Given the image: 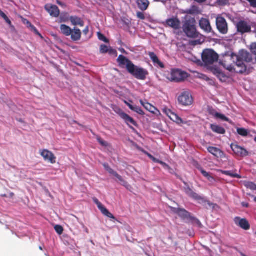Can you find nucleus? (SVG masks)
Masks as SVG:
<instances>
[{
    "label": "nucleus",
    "mask_w": 256,
    "mask_h": 256,
    "mask_svg": "<svg viewBox=\"0 0 256 256\" xmlns=\"http://www.w3.org/2000/svg\"><path fill=\"white\" fill-rule=\"evenodd\" d=\"M230 147L232 151L238 156L244 157L248 155L247 150L237 144H232Z\"/></svg>",
    "instance_id": "15"
},
{
    "label": "nucleus",
    "mask_w": 256,
    "mask_h": 256,
    "mask_svg": "<svg viewBox=\"0 0 256 256\" xmlns=\"http://www.w3.org/2000/svg\"><path fill=\"white\" fill-rule=\"evenodd\" d=\"M242 205L243 207H244V208H248L249 206V204L248 203L245 202H242Z\"/></svg>",
    "instance_id": "56"
},
{
    "label": "nucleus",
    "mask_w": 256,
    "mask_h": 256,
    "mask_svg": "<svg viewBox=\"0 0 256 256\" xmlns=\"http://www.w3.org/2000/svg\"><path fill=\"white\" fill-rule=\"evenodd\" d=\"M216 118H219L224 121H226V122H228V118H226L224 115V114H220L218 112L217 114H216Z\"/></svg>",
    "instance_id": "43"
},
{
    "label": "nucleus",
    "mask_w": 256,
    "mask_h": 256,
    "mask_svg": "<svg viewBox=\"0 0 256 256\" xmlns=\"http://www.w3.org/2000/svg\"><path fill=\"white\" fill-rule=\"evenodd\" d=\"M97 140L98 142L102 146H108V142L104 140H103L101 138L98 137L97 138Z\"/></svg>",
    "instance_id": "45"
},
{
    "label": "nucleus",
    "mask_w": 256,
    "mask_h": 256,
    "mask_svg": "<svg viewBox=\"0 0 256 256\" xmlns=\"http://www.w3.org/2000/svg\"><path fill=\"white\" fill-rule=\"evenodd\" d=\"M190 198L195 200L200 201V203L206 204L210 206H213L214 208V206L216 205L215 204L212 203L210 201L205 199L204 198L200 196L194 192H192Z\"/></svg>",
    "instance_id": "21"
},
{
    "label": "nucleus",
    "mask_w": 256,
    "mask_h": 256,
    "mask_svg": "<svg viewBox=\"0 0 256 256\" xmlns=\"http://www.w3.org/2000/svg\"><path fill=\"white\" fill-rule=\"evenodd\" d=\"M128 68L129 70L128 72L138 80H144L148 74V72L146 70L138 67L134 64L132 66H129Z\"/></svg>",
    "instance_id": "3"
},
{
    "label": "nucleus",
    "mask_w": 256,
    "mask_h": 256,
    "mask_svg": "<svg viewBox=\"0 0 256 256\" xmlns=\"http://www.w3.org/2000/svg\"><path fill=\"white\" fill-rule=\"evenodd\" d=\"M237 132L238 134L242 136H246L248 134V130L244 128H238Z\"/></svg>",
    "instance_id": "38"
},
{
    "label": "nucleus",
    "mask_w": 256,
    "mask_h": 256,
    "mask_svg": "<svg viewBox=\"0 0 256 256\" xmlns=\"http://www.w3.org/2000/svg\"><path fill=\"white\" fill-rule=\"evenodd\" d=\"M237 31L242 34L249 32L251 31V26L248 22L244 20H240L236 24Z\"/></svg>",
    "instance_id": "12"
},
{
    "label": "nucleus",
    "mask_w": 256,
    "mask_h": 256,
    "mask_svg": "<svg viewBox=\"0 0 256 256\" xmlns=\"http://www.w3.org/2000/svg\"><path fill=\"white\" fill-rule=\"evenodd\" d=\"M234 222L236 225L244 230H248L250 228L248 222L246 218H240L237 216L234 218Z\"/></svg>",
    "instance_id": "17"
},
{
    "label": "nucleus",
    "mask_w": 256,
    "mask_h": 256,
    "mask_svg": "<svg viewBox=\"0 0 256 256\" xmlns=\"http://www.w3.org/2000/svg\"><path fill=\"white\" fill-rule=\"evenodd\" d=\"M184 190L186 194L190 197L191 196L192 192H194V191L189 186L186 188H184Z\"/></svg>",
    "instance_id": "46"
},
{
    "label": "nucleus",
    "mask_w": 256,
    "mask_h": 256,
    "mask_svg": "<svg viewBox=\"0 0 256 256\" xmlns=\"http://www.w3.org/2000/svg\"><path fill=\"white\" fill-rule=\"evenodd\" d=\"M199 25L201 29L206 33H210L212 30L210 20L207 18H202L200 20Z\"/></svg>",
    "instance_id": "16"
},
{
    "label": "nucleus",
    "mask_w": 256,
    "mask_h": 256,
    "mask_svg": "<svg viewBox=\"0 0 256 256\" xmlns=\"http://www.w3.org/2000/svg\"><path fill=\"white\" fill-rule=\"evenodd\" d=\"M32 30H34V32H35V34L41 37H42V35L40 34L38 30L36 28V27H34V26H32Z\"/></svg>",
    "instance_id": "50"
},
{
    "label": "nucleus",
    "mask_w": 256,
    "mask_h": 256,
    "mask_svg": "<svg viewBox=\"0 0 256 256\" xmlns=\"http://www.w3.org/2000/svg\"><path fill=\"white\" fill-rule=\"evenodd\" d=\"M250 50L253 54L256 56V42L252 43L250 45Z\"/></svg>",
    "instance_id": "47"
},
{
    "label": "nucleus",
    "mask_w": 256,
    "mask_h": 256,
    "mask_svg": "<svg viewBox=\"0 0 256 256\" xmlns=\"http://www.w3.org/2000/svg\"><path fill=\"white\" fill-rule=\"evenodd\" d=\"M219 172L224 174L230 176L232 178H242V176L238 174L234 173L232 171H230V170H220Z\"/></svg>",
    "instance_id": "32"
},
{
    "label": "nucleus",
    "mask_w": 256,
    "mask_h": 256,
    "mask_svg": "<svg viewBox=\"0 0 256 256\" xmlns=\"http://www.w3.org/2000/svg\"><path fill=\"white\" fill-rule=\"evenodd\" d=\"M60 30L62 33L66 36H70L72 34V30L70 26L66 24H61L60 26Z\"/></svg>",
    "instance_id": "30"
},
{
    "label": "nucleus",
    "mask_w": 256,
    "mask_h": 256,
    "mask_svg": "<svg viewBox=\"0 0 256 256\" xmlns=\"http://www.w3.org/2000/svg\"><path fill=\"white\" fill-rule=\"evenodd\" d=\"M212 72L222 82H226L228 78V76L218 68L214 69Z\"/></svg>",
    "instance_id": "24"
},
{
    "label": "nucleus",
    "mask_w": 256,
    "mask_h": 256,
    "mask_svg": "<svg viewBox=\"0 0 256 256\" xmlns=\"http://www.w3.org/2000/svg\"><path fill=\"white\" fill-rule=\"evenodd\" d=\"M198 169L200 170L202 175L204 177L206 178L209 180L210 181L211 180L214 179L210 175V174L208 172L205 171L202 168H198Z\"/></svg>",
    "instance_id": "37"
},
{
    "label": "nucleus",
    "mask_w": 256,
    "mask_h": 256,
    "mask_svg": "<svg viewBox=\"0 0 256 256\" xmlns=\"http://www.w3.org/2000/svg\"><path fill=\"white\" fill-rule=\"evenodd\" d=\"M94 202L97 205L98 208L100 210H101L104 207L97 198L94 199Z\"/></svg>",
    "instance_id": "44"
},
{
    "label": "nucleus",
    "mask_w": 256,
    "mask_h": 256,
    "mask_svg": "<svg viewBox=\"0 0 256 256\" xmlns=\"http://www.w3.org/2000/svg\"><path fill=\"white\" fill-rule=\"evenodd\" d=\"M148 157H149L151 160H152L154 162H158V161H160V160H157L156 158L154 157V156H153L152 155H151L150 154H148Z\"/></svg>",
    "instance_id": "51"
},
{
    "label": "nucleus",
    "mask_w": 256,
    "mask_h": 256,
    "mask_svg": "<svg viewBox=\"0 0 256 256\" xmlns=\"http://www.w3.org/2000/svg\"><path fill=\"white\" fill-rule=\"evenodd\" d=\"M39 248H40V250H42V246H40V247H39Z\"/></svg>",
    "instance_id": "62"
},
{
    "label": "nucleus",
    "mask_w": 256,
    "mask_h": 256,
    "mask_svg": "<svg viewBox=\"0 0 256 256\" xmlns=\"http://www.w3.org/2000/svg\"><path fill=\"white\" fill-rule=\"evenodd\" d=\"M44 8L52 17L58 18L60 15V10L56 5L47 4L44 6Z\"/></svg>",
    "instance_id": "14"
},
{
    "label": "nucleus",
    "mask_w": 256,
    "mask_h": 256,
    "mask_svg": "<svg viewBox=\"0 0 256 256\" xmlns=\"http://www.w3.org/2000/svg\"><path fill=\"white\" fill-rule=\"evenodd\" d=\"M170 120H172L174 122H176L178 124H180L183 123L182 120L175 113L174 114L172 115Z\"/></svg>",
    "instance_id": "36"
},
{
    "label": "nucleus",
    "mask_w": 256,
    "mask_h": 256,
    "mask_svg": "<svg viewBox=\"0 0 256 256\" xmlns=\"http://www.w3.org/2000/svg\"><path fill=\"white\" fill-rule=\"evenodd\" d=\"M124 103L128 106V108L132 110L133 108V105H132L126 101H124Z\"/></svg>",
    "instance_id": "55"
},
{
    "label": "nucleus",
    "mask_w": 256,
    "mask_h": 256,
    "mask_svg": "<svg viewBox=\"0 0 256 256\" xmlns=\"http://www.w3.org/2000/svg\"><path fill=\"white\" fill-rule=\"evenodd\" d=\"M102 165H103V166L104 167V168H105V170L107 172H108L110 174L114 176L115 177H116L119 180L120 182H121L122 185L123 186H125L126 188H128V186H130L129 184H128V183L127 182H126L125 180H124L122 178V176H120V174H118L117 172H116V171L113 170L108 166V164L104 163V164H103Z\"/></svg>",
    "instance_id": "9"
},
{
    "label": "nucleus",
    "mask_w": 256,
    "mask_h": 256,
    "mask_svg": "<svg viewBox=\"0 0 256 256\" xmlns=\"http://www.w3.org/2000/svg\"><path fill=\"white\" fill-rule=\"evenodd\" d=\"M164 26L172 28L174 30H178L180 28V21L177 18H170L166 20L164 23Z\"/></svg>",
    "instance_id": "10"
},
{
    "label": "nucleus",
    "mask_w": 256,
    "mask_h": 256,
    "mask_svg": "<svg viewBox=\"0 0 256 256\" xmlns=\"http://www.w3.org/2000/svg\"><path fill=\"white\" fill-rule=\"evenodd\" d=\"M100 52L102 54L108 53L110 55H112L114 56H116L118 52L117 51L113 49L110 46H108L105 44H102L100 46Z\"/></svg>",
    "instance_id": "20"
},
{
    "label": "nucleus",
    "mask_w": 256,
    "mask_h": 256,
    "mask_svg": "<svg viewBox=\"0 0 256 256\" xmlns=\"http://www.w3.org/2000/svg\"><path fill=\"white\" fill-rule=\"evenodd\" d=\"M117 62L120 66H126L127 70H129V66H131L134 64L128 58L122 55H120L117 59Z\"/></svg>",
    "instance_id": "19"
},
{
    "label": "nucleus",
    "mask_w": 256,
    "mask_h": 256,
    "mask_svg": "<svg viewBox=\"0 0 256 256\" xmlns=\"http://www.w3.org/2000/svg\"><path fill=\"white\" fill-rule=\"evenodd\" d=\"M73 122H74V124H78V122H77L76 121V120H73Z\"/></svg>",
    "instance_id": "61"
},
{
    "label": "nucleus",
    "mask_w": 256,
    "mask_h": 256,
    "mask_svg": "<svg viewBox=\"0 0 256 256\" xmlns=\"http://www.w3.org/2000/svg\"><path fill=\"white\" fill-rule=\"evenodd\" d=\"M89 32V28H88V26H86V28H85L84 30H83V33L85 35H87L88 34V33Z\"/></svg>",
    "instance_id": "53"
},
{
    "label": "nucleus",
    "mask_w": 256,
    "mask_h": 256,
    "mask_svg": "<svg viewBox=\"0 0 256 256\" xmlns=\"http://www.w3.org/2000/svg\"><path fill=\"white\" fill-rule=\"evenodd\" d=\"M210 128L214 132L218 134H224L226 133V130L223 127L216 124H212Z\"/></svg>",
    "instance_id": "28"
},
{
    "label": "nucleus",
    "mask_w": 256,
    "mask_h": 256,
    "mask_svg": "<svg viewBox=\"0 0 256 256\" xmlns=\"http://www.w3.org/2000/svg\"><path fill=\"white\" fill-rule=\"evenodd\" d=\"M207 150L210 153L217 158H222L225 157L224 152L218 148L209 146L207 148Z\"/></svg>",
    "instance_id": "18"
},
{
    "label": "nucleus",
    "mask_w": 256,
    "mask_h": 256,
    "mask_svg": "<svg viewBox=\"0 0 256 256\" xmlns=\"http://www.w3.org/2000/svg\"><path fill=\"white\" fill-rule=\"evenodd\" d=\"M54 230L56 232L60 235L62 234L64 232V228L62 226L60 225H56L54 226Z\"/></svg>",
    "instance_id": "42"
},
{
    "label": "nucleus",
    "mask_w": 256,
    "mask_h": 256,
    "mask_svg": "<svg viewBox=\"0 0 256 256\" xmlns=\"http://www.w3.org/2000/svg\"><path fill=\"white\" fill-rule=\"evenodd\" d=\"M136 4L139 9L142 11L146 10L150 4L148 0H137Z\"/></svg>",
    "instance_id": "27"
},
{
    "label": "nucleus",
    "mask_w": 256,
    "mask_h": 256,
    "mask_svg": "<svg viewBox=\"0 0 256 256\" xmlns=\"http://www.w3.org/2000/svg\"><path fill=\"white\" fill-rule=\"evenodd\" d=\"M4 20H6V22L8 24H11V21L8 18V17L7 16V18H6V19H4Z\"/></svg>",
    "instance_id": "59"
},
{
    "label": "nucleus",
    "mask_w": 256,
    "mask_h": 256,
    "mask_svg": "<svg viewBox=\"0 0 256 256\" xmlns=\"http://www.w3.org/2000/svg\"><path fill=\"white\" fill-rule=\"evenodd\" d=\"M254 201L256 202V197L254 198Z\"/></svg>",
    "instance_id": "64"
},
{
    "label": "nucleus",
    "mask_w": 256,
    "mask_h": 256,
    "mask_svg": "<svg viewBox=\"0 0 256 256\" xmlns=\"http://www.w3.org/2000/svg\"><path fill=\"white\" fill-rule=\"evenodd\" d=\"M202 58L204 65L208 66L216 62L218 59V55L212 50L206 49L202 53Z\"/></svg>",
    "instance_id": "2"
},
{
    "label": "nucleus",
    "mask_w": 256,
    "mask_h": 256,
    "mask_svg": "<svg viewBox=\"0 0 256 256\" xmlns=\"http://www.w3.org/2000/svg\"><path fill=\"white\" fill-rule=\"evenodd\" d=\"M98 36L100 40H102L106 43H108L109 40L100 32H98Z\"/></svg>",
    "instance_id": "40"
},
{
    "label": "nucleus",
    "mask_w": 256,
    "mask_h": 256,
    "mask_svg": "<svg viewBox=\"0 0 256 256\" xmlns=\"http://www.w3.org/2000/svg\"><path fill=\"white\" fill-rule=\"evenodd\" d=\"M223 66L229 71H232L234 70V72L238 74H244L246 72V68L244 62L240 61H236V68H234L232 65H226L225 64H222Z\"/></svg>",
    "instance_id": "7"
},
{
    "label": "nucleus",
    "mask_w": 256,
    "mask_h": 256,
    "mask_svg": "<svg viewBox=\"0 0 256 256\" xmlns=\"http://www.w3.org/2000/svg\"><path fill=\"white\" fill-rule=\"evenodd\" d=\"M208 112L210 114L214 116L215 117L216 116V114L218 113V112H216L212 108H208Z\"/></svg>",
    "instance_id": "48"
},
{
    "label": "nucleus",
    "mask_w": 256,
    "mask_h": 256,
    "mask_svg": "<svg viewBox=\"0 0 256 256\" xmlns=\"http://www.w3.org/2000/svg\"><path fill=\"white\" fill-rule=\"evenodd\" d=\"M136 16H137L138 18H139L140 20H144L145 18V16H144V14L142 12H138L136 13Z\"/></svg>",
    "instance_id": "49"
},
{
    "label": "nucleus",
    "mask_w": 256,
    "mask_h": 256,
    "mask_svg": "<svg viewBox=\"0 0 256 256\" xmlns=\"http://www.w3.org/2000/svg\"><path fill=\"white\" fill-rule=\"evenodd\" d=\"M198 224L199 225L200 227L202 226V224L199 220H198Z\"/></svg>",
    "instance_id": "60"
},
{
    "label": "nucleus",
    "mask_w": 256,
    "mask_h": 256,
    "mask_svg": "<svg viewBox=\"0 0 256 256\" xmlns=\"http://www.w3.org/2000/svg\"><path fill=\"white\" fill-rule=\"evenodd\" d=\"M178 102L182 106H188L192 104L193 98L190 92L186 91L182 92L178 96Z\"/></svg>",
    "instance_id": "5"
},
{
    "label": "nucleus",
    "mask_w": 256,
    "mask_h": 256,
    "mask_svg": "<svg viewBox=\"0 0 256 256\" xmlns=\"http://www.w3.org/2000/svg\"><path fill=\"white\" fill-rule=\"evenodd\" d=\"M116 112L119 114L120 118L125 121L126 123L131 128L134 129V128L132 126H130V124L136 126H138L136 122L134 120L133 118H132L128 114L122 112L120 109H118V110Z\"/></svg>",
    "instance_id": "11"
},
{
    "label": "nucleus",
    "mask_w": 256,
    "mask_h": 256,
    "mask_svg": "<svg viewBox=\"0 0 256 256\" xmlns=\"http://www.w3.org/2000/svg\"><path fill=\"white\" fill-rule=\"evenodd\" d=\"M100 211L103 214L106 216L107 217L112 219L116 220L114 216L111 214L105 206Z\"/></svg>",
    "instance_id": "33"
},
{
    "label": "nucleus",
    "mask_w": 256,
    "mask_h": 256,
    "mask_svg": "<svg viewBox=\"0 0 256 256\" xmlns=\"http://www.w3.org/2000/svg\"><path fill=\"white\" fill-rule=\"evenodd\" d=\"M188 77V74L180 70H172L170 77L168 79L171 82H180L184 80Z\"/></svg>",
    "instance_id": "4"
},
{
    "label": "nucleus",
    "mask_w": 256,
    "mask_h": 256,
    "mask_svg": "<svg viewBox=\"0 0 256 256\" xmlns=\"http://www.w3.org/2000/svg\"><path fill=\"white\" fill-rule=\"evenodd\" d=\"M40 154L44 158V160L48 161L52 164L56 162V157L52 152L47 150H41Z\"/></svg>",
    "instance_id": "13"
},
{
    "label": "nucleus",
    "mask_w": 256,
    "mask_h": 256,
    "mask_svg": "<svg viewBox=\"0 0 256 256\" xmlns=\"http://www.w3.org/2000/svg\"><path fill=\"white\" fill-rule=\"evenodd\" d=\"M70 36L73 41H78L81 38L82 32L80 29L74 28V30H72Z\"/></svg>",
    "instance_id": "26"
},
{
    "label": "nucleus",
    "mask_w": 256,
    "mask_h": 256,
    "mask_svg": "<svg viewBox=\"0 0 256 256\" xmlns=\"http://www.w3.org/2000/svg\"><path fill=\"white\" fill-rule=\"evenodd\" d=\"M234 57L236 58V61H240L242 62H250L253 60L252 54L244 50H240L238 55L232 54V58H234Z\"/></svg>",
    "instance_id": "6"
},
{
    "label": "nucleus",
    "mask_w": 256,
    "mask_h": 256,
    "mask_svg": "<svg viewBox=\"0 0 256 256\" xmlns=\"http://www.w3.org/2000/svg\"><path fill=\"white\" fill-rule=\"evenodd\" d=\"M56 2L58 5H60L62 6H66L64 4L62 3V2H60L58 0H57Z\"/></svg>",
    "instance_id": "57"
},
{
    "label": "nucleus",
    "mask_w": 256,
    "mask_h": 256,
    "mask_svg": "<svg viewBox=\"0 0 256 256\" xmlns=\"http://www.w3.org/2000/svg\"><path fill=\"white\" fill-rule=\"evenodd\" d=\"M216 25L219 32L225 34L228 32V26L226 19L222 16H218L216 19Z\"/></svg>",
    "instance_id": "8"
},
{
    "label": "nucleus",
    "mask_w": 256,
    "mask_h": 256,
    "mask_svg": "<svg viewBox=\"0 0 256 256\" xmlns=\"http://www.w3.org/2000/svg\"><path fill=\"white\" fill-rule=\"evenodd\" d=\"M172 210L182 218H186L190 216V213L184 208H172Z\"/></svg>",
    "instance_id": "22"
},
{
    "label": "nucleus",
    "mask_w": 256,
    "mask_h": 256,
    "mask_svg": "<svg viewBox=\"0 0 256 256\" xmlns=\"http://www.w3.org/2000/svg\"><path fill=\"white\" fill-rule=\"evenodd\" d=\"M140 102L142 104V105L148 111L154 113V110L156 109L154 106H152L151 104H150L148 102H144L142 100H140Z\"/></svg>",
    "instance_id": "31"
},
{
    "label": "nucleus",
    "mask_w": 256,
    "mask_h": 256,
    "mask_svg": "<svg viewBox=\"0 0 256 256\" xmlns=\"http://www.w3.org/2000/svg\"><path fill=\"white\" fill-rule=\"evenodd\" d=\"M194 0L198 3H203L206 1V0Z\"/></svg>",
    "instance_id": "58"
},
{
    "label": "nucleus",
    "mask_w": 256,
    "mask_h": 256,
    "mask_svg": "<svg viewBox=\"0 0 256 256\" xmlns=\"http://www.w3.org/2000/svg\"><path fill=\"white\" fill-rule=\"evenodd\" d=\"M244 186L248 188H250L251 190H256V184L251 182H245Z\"/></svg>",
    "instance_id": "34"
},
{
    "label": "nucleus",
    "mask_w": 256,
    "mask_h": 256,
    "mask_svg": "<svg viewBox=\"0 0 256 256\" xmlns=\"http://www.w3.org/2000/svg\"><path fill=\"white\" fill-rule=\"evenodd\" d=\"M132 110L138 114H139L142 115V116L144 114V112L142 110V109L140 107H139L136 105L133 106V108Z\"/></svg>",
    "instance_id": "39"
},
{
    "label": "nucleus",
    "mask_w": 256,
    "mask_h": 256,
    "mask_svg": "<svg viewBox=\"0 0 256 256\" xmlns=\"http://www.w3.org/2000/svg\"><path fill=\"white\" fill-rule=\"evenodd\" d=\"M162 112L164 114H166L170 119L172 115L174 114V112H173L170 110L168 109L167 108H164L162 109Z\"/></svg>",
    "instance_id": "41"
},
{
    "label": "nucleus",
    "mask_w": 256,
    "mask_h": 256,
    "mask_svg": "<svg viewBox=\"0 0 256 256\" xmlns=\"http://www.w3.org/2000/svg\"><path fill=\"white\" fill-rule=\"evenodd\" d=\"M250 2L252 7L256 8V0H250Z\"/></svg>",
    "instance_id": "52"
},
{
    "label": "nucleus",
    "mask_w": 256,
    "mask_h": 256,
    "mask_svg": "<svg viewBox=\"0 0 256 256\" xmlns=\"http://www.w3.org/2000/svg\"><path fill=\"white\" fill-rule=\"evenodd\" d=\"M0 15L4 20L7 18V16L2 11L0 12Z\"/></svg>",
    "instance_id": "54"
},
{
    "label": "nucleus",
    "mask_w": 256,
    "mask_h": 256,
    "mask_svg": "<svg viewBox=\"0 0 256 256\" xmlns=\"http://www.w3.org/2000/svg\"><path fill=\"white\" fill-rule=\"evenodd\" d=\"M148 54L155 66H159L161 68H164V64L159 60L157 56L154 52H148Z\"/></svg>",
    "instance_id": "23"
},
{
    "label": "nucleus",
    "mask_w": 256,
    "mask_h": 256,
    "mask_svg": "<svg viewBox=\"0 0 256 256\" xmlns=\"http://www.w3.org/2000/svg\"><path fill=\"white\" fill-rule=\"evenodd\" d=\"M254 142H256V136L254 138Z\"/></svg>",
    "instance_id": "63"
},
{
    "label": "nucleus",
    "mask_w": 256,
    "mask_h": 256,
    "mask_svg": "<svg viewBox=\"0 0 256 256\" xmlns=\"http://www.w3.org/2000/svg\"><path fill=\"white\" fill-rule=\"evenodd\" d=\"M196 22L194 18L186 20L184 23L182 29L188 38H197L199 32L197 31L196 26Z\"/></svg>",
    "instance_id": "1"
},
{
    "label": "nucleus",
    "mask_w": 256,
    "mask_h": 256,
    "mask_svg": "<svg viewBox=\"0 0 256 256\" xmlns=\"http://www.w3.org/2000/svg\"><path fill=\"white\" fill-rule=\"evenodd\" d=\"M184 13L188 14H198L200 13V11L197 6L194 5L190 8L186 10Z\"/></svg>",
    "instance_id": "29"
},
{
    "label": "nucleus",
    "mask_w": 256,
    "mask_h": 256,
    "mask_svg": "<svg viewBox=\"0 0 256 256\" xmlns=\"http://www.w3.org/2000/svg\"><path fill=\"white\" fill-rule=\"evenodd\" d=\"M158 163H159L162 165L164 169L168 170L169 172L171 174H174V170L171 168L168 164L162 162V161H158Z\"/></svg>",
    "instance_id": "35"
},
{
    "label": "nucleus",
    "mask_w": 256,
    "mask_h": 256,
    "mask_svg": "<svg viewBox=\"0 0 256 256\" xmlns=\"http://www.w3.org/2000/svg\"><path fill=\"white\" fill-rule=\"evenodd\" d=\"M70 20L73 26H84V22L79 17L76 16H71Z\"/></svg>",
    "instance_id": "25"
}]
</instances>
